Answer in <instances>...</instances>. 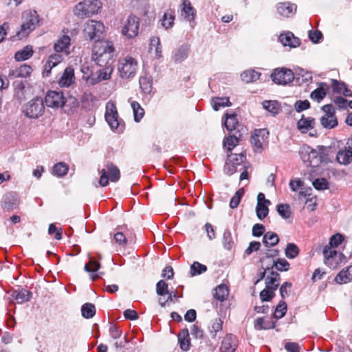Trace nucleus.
Listing matches in <instances>:
<instances>
[{
  "mask_svg": "<svg viewBox=\"0 0 352 352\" xmlns=\"http://www.w3.org/2000/svg\"><path fill=\"white\" fill-rule=\"evenodd\" d=\"M114 52L115 47L111 41H96L93 47L92 60L102 67L103 64H108L113 59Z\"/></svg>",
  "mask_w": 352,
  "mask_h": 352,
  "instance_id": "f257e3e1",
  "label": "nucleus"
},
{
  "mask_svg": "<svg viewBox=\"0 0 352 352\" xmlns=\"http://www.w3.org/2000/svg\"><path fill=\"white\" fill-rule=\"evenodd\" d=\"M38 14L35 10H29L23 13V22L21 30L17 32L19 39L27 37L38 25Z\"/></svg>",
  "mask_w": 352,
  "mask_h": 352,
  "instance_id": "f03ea898",
  "label": "nucleus"
},
{
  "mask_svg": "<svg viewBox=\"0 0 352 352\" xmlns=\"http://www.w3.org/2000/svg\"><path fill=\"white\" fill-rule=\"evenodd\" d=\"M45 111L43 100L41 98L36 97L24 104L22 112L30 119H37L43 116Z\"/></svg>",
  "mask_w": 352,
  "mask_h": 352,
  "instance_id": "7ed1b4c3",
  "label": "nucleus"
},
{
  "mask_svg": "<svg viewBox=\"0 0 352 352\" xmlns=\"http://www.w3.org/2000/svg\"><path fill=\"white\" fill-rule=\"evenodd\" d=\"M100 7L98 0H85L75 6L74 12L78 17H89L97 13Z\"/></svg>",
  "mask_w": 352,
  "mask_h": 352,
  "instance_id": "20e7f679",
  "label": "nucleus"
},
{
  "mask_svg": "<svg viewBox=\"0 0 352 352\" xmlns=\"http://www.w3.org/2000/svg\"><path fill=\"white\" fill-rule=\"evenodd\" d=\"M100 173L99 184L102 187L107 186L109 184V181L116 182L120 178L119 168L112 162L107 163Z\"/></svg>",
  "mask_w": 352,
  "mask_h": 352,
  "instance_id": "39448f33",
  "label": "nucleus"
},
{
  "mask_svg": "<svg viewBox=\"0 0 352 352\" xmlns=\"http://www.w3.org/2000/svg\"><path fill=\"white\" fill-rule=\"evenodd\" d=\"M104 30V26L100 21L89 20L85 23L83 30L85 37L87 40H100Z\"/></svg>",
  "mask_w": 352,
  "mask_h": 352,
  "instance_id": "423d86ee",
  "label": "nucleus"
},
{
  "mask_svg": "<svg viewBox=\"0 0 352 352\" xmlns=\"http://www.w3.org/2000/svg\"><path fill=\"white\" fill-rule=\"evenodd\" d=\"M138 69L136 60L131 56H126L119 60L118 71L122 78H133Z\"/></svg>",
  "mask_w": 352,
  "mask_h": 352,
  "instance_id": "0eeeda50",
  "label": "nucleus"
},
{
  "mask_svg": "<svg viewBox=\"0 0 352 352\" xmlns=\"http://www.w3.org/2000/svg\"><path fill=\"white\" fill-rule=\"evenodd\" d=\"M245 162V156L243 153H231L228 156V159L224 166V172L231 175L238 171Z\"/></svg>",
  "mask_w": 352,
  "mask_h": 352,
  "instance_id": "6e6552de",
  "label": "nucleus"
},
{
  "mask_svg": "<svg viewBox=\"0 0 352 352\" xmlns=\"http://www.w3.org/2000/svg\"><path fill=\"white\" fill-rule=\"evenodd\" d=\"M139 19L133 15H129L123 23L122 34L127 38H132L138 34Z\"/></svg>",
  "mask_w": 352,
  "mask_h": 352,
  "instance_id": "1a4fd4ad",
  "label": "nucleus"
},
{
  "mask_svg": "<svg viewBox=\"0 0 352 352\" xmlns=\"http://www.w3.org/2000/svg\"><path fill=\"white\" fill-rule=\"evenodd\" d=\"M293 72L287 68L276 69L271 74L272 80L278 85H287L294 80Z\"/></svg>",
  "mask_w": 352,
  "mask_h": 352,
  "instance_id": "9d476101",
  "label": "nucleus"
},
{
  "mask_svg": "<svg viewBox=\"0 0 352 352\" xmlns=\"http://www.w3.org/2000/svg\"><path fill=\"white\" fill-rule=\"evenodd\" d=\"M45 100L47 107L56 109L63 107L66 102L63 93L57 91H49Z\"/></svg>",
  "mask_w": 352,
  "mask_h": 352,
  "instance_id": "9b49d317",
  "label": "nucleus"
},
{
  "mask_svg": "<svg viewBox=\"0 0 352 352\" xmlns=\"http://www.w3.org/2000/svg\"><path fill=\"white\" fill-rule=\"evenodd\" d=\"M268 132L265 129H256L251 137V143L255 152L261 153L263 144L267 139Z\"/></svg>",
  "mask_w": 352,
  "mask_h": 352,
  "instance_id": "f8f14e48",
  "label": "nucleus"
},
{
  "mask_svg": "<svg viewBox=\"0 0 352 352\" xmlns=\"http://www.w3.org/2000/svg\"><path fill=\"white\" fill-rule=\"evenodd\" d=\"M19 205L18 195L14 192H10L4 195L1 201V207L6 211H12Z\"/></svg>",
  "mask_w": 352,
  "mask_h": 352,
  "instance_id": "ddd939ff",
  "label": "nucleus"
},
{
  "mask_svg": "<svg viewBox=\"0 0 352 352\" xmlns=\"http://www.w3.org/2000/svg\"><path fill=\"white\" fill-rule=\"evenodd\" d=\"M105 119L112 129H118L119 128L118 113L116 106L113 103H108L107 105Z\"/></svg>",
  "mask_w": 352,
  "mask_h": 352,
  "instance_id": "4468645a",
  "label": "nucleus"
},
{
  "mask_svg": "<svg viewBox=\"0 0 352 352\" xmlns=\"http://www.w3.org/2000/svg\"><path fill=\"white\" fill-rule=\"evenodd\" d=\"M327 148L324 146H319L318 150H315L311 148V153L309 157V166L312 167L318 166L324 160L325 151Z\"/></svg>",
  "mask_w": 352,
  "mask_h": 352,
  "instance_id": "2eb2a0df",
  "label": "nucleus"
},
{
  "mask_svg": "<svg viewBox=\"0 0 352 352\" xmlns=\"http://www.w3.org/2000/svg\"><path fill=\"white\" fill-rule=\"evenodd\" d=\"M237 338L232 334H227L223 339L221 352H235L237 347Z\"/></svg>",
  "mask_w": 352,
  "mask_h": 352,
  "instance_id": "dca6fc26",
  "label": "nucleus"
},
{
  "mask_svg": "<svg viewBox=\"0 0 352 352\" xmlns=\"http://www.w3.org/2000/svg\"><path fill=\"white\" fill-rule=\"evenodd\" d=\"M63 60V54H60L58 52L51 54L44 66L43 75L45 76H49L52 68L60 63Z\"/></svg>",
  "mask_w": 352,
  "mask_h": 352,
  "instance_id": "f3484780",
  "label": "nucleus"
},
{
  "mask_svg": "<svg viewBox=\"0 0 352 352\" xmlns=\"http://www.w3.org/2000/svg\"><path fill=\"white\" fill-rule=\"evenodd\" d=\"M278 40L284 46H289L292 48L297 47L300 45V39L291 32L281 34Z\"/></svg>",
  "mask_w": 352,
  "mask_h": 352,
  "instance_id": "a211bd4d",
  "label": "nucleus"
},
{
  "mask_svg": "<svg viewBox=\"0 0 352 352\" xmlns=\"http://www.w3.org/2000/svg\"><path fill=\"white\" fill-rule=\"evenodd\" d=\"M113 347L116 351L121 352H134L135 351V344L131 340H128L124 336L120 340H116L113 343Z\"/></svg>",
  "mask_w": 352,
  "mask_h": 352,
  "instance_id": "6ab92c4d",
  "label": "nucleus"
},
{
  "mask_svg": "<svg viewBox=\"0 0 352 352\" xmlns=\"http://www.w3.org/2000/svg\"><path fill=\"white\" fill-rule=\"evenodd\" d=\"M70 41L71 39L69 36L63 35L54 43V50L56 52H61L65 56L68 55L69 54Z\"/></svg>",
  "mask_w": 352,
  "mask_h": 352,
  "instance_id": "aec40b11",
  "label": "nucleus"
},
{
  "mask_svg": "<svg viewBox=\"0 0 352 352\" xmlns=\"http://www.w3.org/2000/svg\"><path fill=\"white\" fill-rule=\"evenodd\" d=\"M276 10L280 15L284 17H289L296 12V6L290 2H282L277 4Z\"/></svg>",
  "mask_w": 352,
  "mask_h": 352,
  "instance_id": "412c9836",
  "label": "nucleus"
},
{
  "mask_svg": "<svg viewBox=\"0 0 352 352\" xmlns=\"http://www.w3.org/2000/svg\"><path fill=\"white\" fill-rule=\"evenodd\" d=\"M182 6V16L190 23L194 21L196 11L192 6L189 0H183Z\"/></svg>",
  "mask_w": 352,
  "mask_h": 352,
  "instance_id": "4be33fe9",
  "label": "nucleus"
},
{
  "mask_svg": "<svg viewBox=\"0 0 352 352\" xmlns=\"http://www.w3.org/2000/svg\"><path fill=\"white\" fill-rule=\"evenodd\" d=\"M74 69L68 67L60 76L58 84L62 87H68L74 82Z\"/></svg>",
  "mask_w": 352,
  "mask_h": 352,
  "instance_id": "5701e85b",
  "label": "nucleus"
},
{
  "mask_svg": "<svg viewBox=\"0 0 352 352\" xmlns=\"http://www.w3.org/2000/svg\"><path fill=\"white\" fill-rule=\"evenodd\" d=\"M337 162L342 165H348L352 162V150L345 146L343 149H340L336 155Z\"/></svg>",
  "mask_w": 352,
  "mask_h": 352,
  "instance_id": "b1692460",
  "label": "nucleus"
},
{
  "mask_svg": "<svg viewBox=\"0 0 352 352\" xmlns=\"http://www.w3.org/2000/svg\"><path fill=\"white\" fill-rule=\"evenodd\" d=\"M315 125V120L311 117H305L304 116L298 120L297 126L298 130L302 133H306L310 130H312Z\"/></svg>",
  "mask_w": 352,
  "mask_h": 352,
  "instance_id": "393cba45",
  "label": "nucleus"
},
{
  "mask_svg": "<svg viewBox=\"0 0 352 352\" xmlns=\"http://www.w3.org/2000/svg\"><path fill=\"white\" fill-rule=\"evenodd\" d=\"M100 268V263L96 261H95L93 258L89 256V261L84 266L85 271L91 273V278L93 280H95L98 278H99L100 276V274H103L102 272H100V274H93L94 272H97Z\"/></svg>",
  "mask_w": 352,
  "mask_h": 352,
  "instance_id": "a878e982",
  "label": "nucleus"
},
{
  "mask_svg": "<svg viewBox=\"0 0 352 352\" xmlns=\"http://www.w3.org/2000/svg\"><path fill=\"white\" fill-rule=\"evenodd\" d=\"M280 280V274L276 272L272 271L265 278V287L276 291L279 286Z\"/></svg>",
  "mask_w": 352,
  "mask_h": 352,
  "instance_id": "bb28decb",
  "label": "nucleus"
},
{
  "mask_svg": "<svg viewBox=\"0 0 352 352\" xmlns=\"http://www.w3.org/2000/svg\"><path fill=\"white\" fill-rule=\"evenodd\" d=\"M32 293L25 289L14 290L12 293V298L18 303L22 304L30 300Z\"/></svg>",
  "mask_w": 352,
  "mask_h": 352,
  "instance_id": "cd10ccee",
  "label": "nucleus"
},
{
  "mask_svg": "<svg viewBox=\"0 0 352 352\" xmlns=\"http://www.w3.org/2000/svg\"><path fill=\"white\" fill-rule=\"evenodd\" d=\"M32 69L30 65L24 64L19 68L11 70L9 72V77L10 78H26L32 73Z\"/></svg>",
  "mask_w": 352,
  "mask_h": 352,
  "instance_id": "c85d7f7f",
  "label": "nucleus"
},
{
  "mask_svg": "<svg viewBox=\"0 0 352 352\" xmlns=\"http://www.w3.org/2000/svg\"><path fill=\"white\" fill-rule=\"evenodd\" d=\"M335 281L338 284H345L352 281V265L340 272L336 276Z\"/></svg>",
  "mask_w": 352,
  "mask_h": 352,
  "instance_id": "c756f323",
  "label": "nucleus"
},
{
  "mask_svg": "<svg viewBox=\"0 0 352 352\" xmlns=\"http://www.w3.org/2000/svg\"><path fill=\"white\" fill-rule=\"evenodd\" d=\"M178 342L179 343L180 348L187 351L190 349V340L189 338V331L188 329H183L178 334Z\"/></svg>",
  "mask_w": 352,
  "mask_h": 352,
  "instance_id": "7c9ffc66",
  "label": "nucleus"
},
{
  "mask_svg": "<svg viewBox=\"0 0 352 352\" xmlns=\"http://www.w3.org/2000/svg\"><path fill=\"white\" fill-rule=\"evenodd\" d=\"M328 89L329 85L325 82H322L318 88L311 93V98L320 102L326 96Z\"/></svg>",
  "mask_w": 352,
  "mask_h": 352,
  "instance_id": "2f4dec72",
  "label": "nucleus"
},
{
  "mask_svg": "<svg viewBox=\"0 0 352 352\" xmlns=\"http://www.w3.org/2000/svg\"><path fill=\"white\" fill-rule=\"evenodd\" d=\"M261 73L254 69H248L241 74L242 81L245 83L254 82L259 79Z\"/></svg>",
  "mask_w": 352,
  "mask_h": 352,
  "instance_id": "473e14b6",
  "label": "nucleus"
},
{
  "mask_svg": "<svg viewBox=\"0 0 352 352\" xmlns=\"http://www.w3.org/2000/svg\"><path fill=\"white\" fill-rule=\"evenodd\" d=\"M140 87L145 94H150L152 91V78L146 74L141 76L139 79Z\"/></svg>",
  "mask_w": 352,
  "mask_h": 352,
  "instance_id": "72a5a7b5",
  "label": "nucleus"
},
{
  "mask_svg": "<svg viewBox=\"0 0 352 352\" xmlns=\"http://www.w3.org/2000/svg\"><path fill=\"white\" fill-rule=\"evenodd\" d=\"M254 327L257 330L270 329L275 327V322L264 317L258 318L255 322Z\"/></svg>",
  "mask_w": 352,
  "mask_h": 352,
  "instance_id": "f704fd0d",
  "label": "nucleus"
},
{
  "mask_svg": "<svg viewBox=\"0 0 352 352\" xmlns=\"http://www.w3.org/2000/svg\"><path fill=\"white\" fill-rule=\"evenodd\" d=\"M103 66H104V68L96 72L100 82L110 79L113 71V67L109 63L108 64H103Z\"/></svg>",
  "mask_w": 352,
  "mask_h": 352,
  "instance_id": "c9c22d12",
  "label": "nucleus"
},
{
  "mask_svg": "<svg viewBox=\"0 0 352 352\" xmlns=\"http://www.w3.org/2000/svg\"><path fill=\"white\" fill-rule=\"evenodd\" d=\"M154 50L155 57L160 58L162 56V46L160 38L157 36H153L150 38L149 51L150 52Z\"/></svg>",
  "mask_w": 352,
  "mask_h": 352,
  "instance_id": "e433bc0d",
  "label": "nucleus"
},
{
  "mask_svg": "<svg viewBox=\"0 0 352 352\" xmlns=\"http://www.w3.org/2000/svg\"><path fill=\"white\" fill-rule=\"evenodd\" d=\"M228 287L223 284L217 286L214 289V292L213 293L214 297L221 302L224 301L228 296Z\"/></svg>",
  "mask_w": 352,
  "mask_h": 352,
  "instance_id": "4c0bfd02",
  "label": "nucleus"
},
{
  "mask_svg": "<svg viewBox=\"0 0 352 352\" xmlns=\"http://www.w3.org/2000/svg\"><path fill=\"white\" fill-rule=\"evenodd\" d=\"M33 54L32 47L30 45L24 47L21 50L18 51L14 58L17 61H23L30 58Z\"/></svg>",
  "mask_w": 352,
  "mask_h": 352,
  "instance_id": "58836bf2",
  "label": "nucleus"
},
{
  "mask_svg": "<svg viewBox=\"0 0 352 352\" xmlns=\"http://www.w3.org/2000/svg\"><path fill=\"white\" fill-rule=\"evenodd\" d=\"M322 126L326 129H333L338 125V120L335 115H324L320 118Z\"/></svg>",
  "mask_w": 352,
  "mask_h": 352,
  "instance_id": "ea45409f",
  "label": "nucleus"
},
{
  "mask_svg": "<svg viewBox=\"0 0 352 352\" xmlns=\"http://www.w3.org/2000/svg\"><path fill=\"white\" fill-rule=\"evenodd\" d=\"M189 47L184 45L178 47L174 54V60L175 62H182L186 59L189 54Z\"/></svg>",
  "mask_w": 352,
  "mask_h": 352,
  "instance_id": "a19ab883",
  "label": "nucleus"
},
{
  "mask_svg": "<svg viewBox=\"0 0 352 352\" xmlns=\"http://www.w3.org/2000/svg\"><path fill=\"white\" fill-rule=\"evenodd\" d=\"M279 241L278 236L272 232H266L263 238V243L266 247H273Z\"/></svg>",
  "mask_w": 352,
  "mask_h": 352,
  "instance_id": "79ce46f5",
  "label": "nucleus"
},
{
  "mask_svg": "<svg viewBox=\"0 0 352 352\" xmlns=\"http://www.w3.org/2000/svg\"><path fill=\"white\" fill-rule=\"evenodd\" d=\"M226 120L224 122V125L228 131H232L236 129V125L238 124V121L236 118V115L235 113H226Z\"/></svg>",
  "mask_w": 352,
  "mask_h": 352,
  "instance_id": "37998d69",
  "label": "nucleus"
},
{
  "mask_svg": "<svg viewBox=\"0 0 352 352\" xmlns=\"http://www.w3.org/2000/svg\"><path fill=\"white\" fill-rule=\"evenodd\" d=\"M131 105L133 111L134 120L139 122L144 115V110L136 101H132Z\"/></svg>",
  "mask_w": 352,
  "mask_h": 352,
  "instance_id": "c03bdc74",
  "label": "nucleus"
},
{
  "mask_svg": "<svg viewBox=\"0 0 352 352\" xmlns=\"http://www.w3.org/2000/svg\"><path fill=\"white\" fill-rule=\"evenodd\" d=\"M82 316L85 318H91L96 314V308L94 305L87 302L82 306Z\"/></svg>",
  "mask_w": 352,
  "mask_h": 352,
  "instance_id": "a18cd8bd",
  "label": "nucleus"
},
{
  "mask_svg": "<svg viewBox=\"0 0 352 352\" xmlns=\"http://www.w3.org/2000/svg\"><path fill=\"white\" fill-rule=\"evenodd\" d=\"M263 107L267 110L269 112L272 113L273 115H276L280 111V105L279 104L274 100H265L263 101Z\"/></svg>",
  "mask_w": 352,
  "mask_h": 352,
  "instance_id": "49530a36",
  "label": "nucleus"
},
{
  "mask_svg": "<svg viewBox=\"0 0 352 352\" xmlns=\"http://www.w3.org/2000/svg\"><path fill=\"white\" fill-rule=\"evenodd\" d=\"M212 105L215 111H218L221 107H229L231 102L228 97L216 98L212 99Z\"/></svg>",
  "mask_w": 352,
  "mask_h": 352,
  "instance_id": "de8ad7c7",
  "label": "nucleus"
},
{
  "mask_svg": "<svg viewBox=\"0 0 352 352\" xmlns=\"http://www.w3.org/2000/svg\"><path fill=\"white\" fill-rule=\"evenodd\" d=\"M290 264L285 258H278L276 261H273V263L270 267L271 269L275 267L280 272H286L289 270Z\"/></svg>",
  "mask_w": 352,
  "mask_h": 352,
  "instance_id": "09e8293b",
  "label": "nucleus"
},
{
  "mask_svg": "<svg viewBox=\"0 0 352 352\" xmlns=\"http://www.w3.org/2000/svg\"><path fill=\"white\" fill-rule=\"evenodd\" d=\"M268 205L269 204L265 203H257L256 207V213L257 217L260 220L263 219L267 216L269 212Z\"/></svg>",
  "mask_w": 352,
  "mask_h": 352,
  "instance_id": "8fccbe9b",
  "label": "nucleus"
},
{
  "mask_svg": "<svg viewBox=\"0 0 352 352\" xmlns=\"http://www.w3.org/2000/svg\"><path fill=\"white\" fill-rule=\"evenodd\" d=\"M15 96L20 102L26 98V89L22 82L15 83Z\"/></svg>",
  "mask_w": 352,
  "mask_h": 352,
  "instance_id": "3c124183",
  "label": "nucleus"
},
{
  "mask_svg": "<svg viewBox=\"0 0 352 352\" xmlns=\"http://www.w3.org/2000/svg\"><path fill=\"white\" fill-rule=\"evenodd\" d=\"M285 254L288 258H294L299 254V248L294 243H289L285 248Z\"/></svg>",
  "mask_w": 352,
  "mask_h": 352,
  "instance_id": "603ef678",
  "label": "nucleus"
},
{
  "mask_svg": "<svg viewBox=\"0 0 352 352\" xmlns=\"http://www.w3.org/2000/svg\"><path fill=\"white\" fill-rule=\"evenodd\" d=\"M68 170V166L63 162L57 163L53 167L54 174L58 177H63L67 173Z\"/></svg>",
  "mask_w": 352,
  "mask_h": 352,
  "instance_id": "864d4df0",
  "label": "nucleus"
},
{
  "mask_svg": "<svg viewBox=\"0 0 352 352\" xmlns=\"http://www.w3.org/2000/svg\"><path fill=\"white\" fill-rule=\"evenodd\" d=\"M206 270L207 267L197 261H195L190 266V274L192 276L201 274L206 272Z\"/></svg>",
  "mask_w": 352,
  "mask_h": 352,
  "instance_id": "5fc2aeb1",
  "label": "nucleus"
},
{
  "mask_svg": "<svg viewBox=\"0 0 352 352\" xmlns=\"http://www.w3.org/2000/svg\"><path fill=\"white\" fill-rule=\"evenodd\" d=\"M287 304L284 300H280L276 306L274 313V318L276 319L282 318L286 314Z\"/></svg>",
  "mask_w": 352,
  "mask_h": 352,
  "instance_id": "6e6d98bb",
  "label": "nucleus"
},
{
  "mask_svg": "<svg viewBox=\"0 0 352 352\" xmlns=\"http://www.w3.org/2000/svg\"><path fill=\"white\" fill-rule=\"evenodd\" d=\"M276 210L280 216L286 219L290 217L291 211L288 204H280L276 206Z\"/></svg>",
  "mask_w": 352,
  "mask_h": 352,
  "instance_id": "4d7b16f0",
  "label": "nucleus"
},
{
  "mask_svg": "<svg viewBox=\"0 0 352 352\" xmlns=\"http://www.w3.org/2000/svg\"><path fill=\"white\" fill-rule=\"evenodd\" d=\"M223 244L226 249L230 250L234 245L232 234L229 230H226L223 234Z\"/></svg>",
  "mask_w": 352,
  "mask_h": 352,
  "instance_id": "13d9d810",
  "label": "nucleus"
},
{
  "mask_svg": "<svg viewBox=\"0 0 352 352\" xmlns=\"http://www.w3.org/2000/svg\"><path fill=\"white\" fill-rule=\"evenodd\" d=\"M243 194H244L243 188H240L235 192V194L232 197V199L230 201V207L231 208L234 209V208H236L238 207Z\"/></svg>",
  "mask_w": 352,
  "mask_h": 352,
  "instance_id": "bf43d9fd",
  "label": "nucleus"
},
{
  "mask_svg": "<svg viewBox=\"0 0 352 352\" xmlns=\"http://www.w3.org/2000/svg\"><path fill=\"white\" fill-rule=\"evenodd\" d=\"M323 254L326 260L334 259L338 256V252L333 247L325 245L323 249Z\"/></svg>",
  "mask_w": 352,
  "mask_h": 352,
  "instance_id": "052dcab7",
  "label": "nucleus"
},
{
  "mask_svg": "<svg viewBox=\"0 0 352 352\" xmlns=\"http://www.w3.org/2000/svg\"><path fill=\"white\" fill-rule=\"evenodd\" d=\"M312 184L316 190H325L329 188V183L324 178L316 179Z\"/></svg>",
  "mask_w": 352,
  "mask_h": 352,
  "instance_id": "680f3d73",
  "label": "nucleus"
},
{
  "mask_svg": "<svg viewBox=\"0 0 352 352\" xmlns=\"http://www.w3.org/2000/svg\"><path fill=\"white\" fill-rule=\"evenodd\" d=\"M239 139L234 135H230L223 142L224 146L229 151H231L238 144Z\"/></svg>",
  "mask_w": 352,
  "mask_h": 352,
  "instance_id": "e2e57ef3",
  "label": "nucleus"
},
{
  "mask_svg": "<svg viewBox=\"0 0 352 352\" xmlns=\"http://www.w3.org/2000/svg\"><path fill=\"white\" fill-rule=\"evenodd\" d=\"M275 291L265 288L260 292V298L263 302L270 301L275 296Z\"/></svg>",
  "mask_w": 352,
  "mask_h": 352,
  "instance_id": "0e129e2a",
  "label": "nucleus"
},
{
  "mask_svg": "<svg viewBox=\"0 0 352 352\" xmlns=\"http://www.w3.org/2000/svg\"><path fill=\"white\" fill-rule=\"evenodd\" d=\"M156 292L159 296L168 294V284L163 280H160L156 285Z\"/></svg>",
  "mask_w": 352,
  "mask_h": 352,
  "instance_id": "69168bd1",
  "label": "nucleus"
},
{
  "mask_svg": "<svg viewBox=\"0 0 352 352\" xmlns=\"http://www.w3.org/2000/svg\"><path fill=\"white\" fill-rule=\"evenodd\" d=\"M311 153V147L308 145H303L299 150V155L304 162H307Z\"/></svg>",
  "mask_w": 352,
  "mask_h": 352,
  "instance_id": "338daca9",
  "label": "nucleus"
},
{
  "mask_svg": "<svg viewBox=\"0 0 352 352\" xmlns=\"http://www.w3.org/2000/svg\"><path fill=\"white\" fill-rule=\"evenodd\" d=\"M175 16L171 14L165 13L163 16L162 25L166 29L170 28L174 23Z\"/></svg>",
  "mask_w": 352,
  "mask_h": 352,
  "instance_id": "774afa93",
  "label": "nucleus"
}]
</instances>
